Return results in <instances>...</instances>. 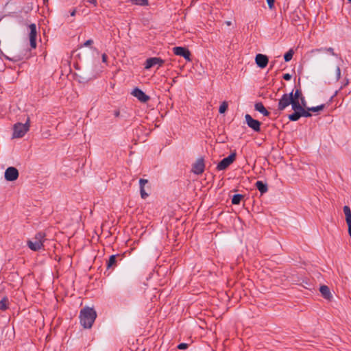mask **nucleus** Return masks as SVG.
I'll return each instance as SVG.
<instances>
[{
	"label": "nucleus",
	"mask_w": 351,
	"mask_h": 351,
	"mask_svg": "<svg viewBox=\"0 0 351 351\" xmlns=\"http://www.w3.org/2000/svg\"><path fill=\"white\" fill-rule=\"evenodd\" d=\"M96 317L97 313L93 308L85 307L80 311V323L84 328H90Z\"/></svg>",
	"instance_id": "f257e3e1"
},
{
	"label": "nucleus",
	"mask_w": 351,
	"mask_h": 351,
	"mask_svg": "<svg viewBox=\"0 0 351 351\" xmlns=\"http://www.w3.org/2000/svg\"><path fill=\"white\" fill-rule=\"evenodd\" d=\"M45 233L39 232L35 236L27 241V245L30 250L36 252L43 247V243L45 241Z\"/></svg>",
	"instance_id": "f03ea898"
},
{
	"label": "nucleus",
	"mask_w": 351,
	"mask_h": 351,
	"mask_svg": "<svg viewBox=\"0 0 351 351\" xmlns=\"http://www.w3.org/2000/svg\"><path fill=\"white\" fill-rule=\"evenodd\" d=\"M30 119L28 117L25 123H16L13 126V134L12 138H21L23 137L29 130Z\"/></svg>",
	"instance_id": "7ed1b4c3"
},
{
	"label": "nucleus",
	"mask_w": 351,
	"mask_h": 351,
	"mask_svg": "<svg viewBox=\"0 0 351 351\" xmlns=\"http://www.w3.org/2000/svg\"><path fill=\"white\" fill-rule=\"evenodd\" d=\"M293 91L289 94L285 93L283 94L282 97L279 99L278 109L280 111L284 110L289 105H291L293 101Z\"/></svg>",
	"instance_id": "20e7f679"
},
{
	"label": "nucleus",
	"mask_w": 351,
	"mask_h": 351,
	"mask_svg": "<svg viewBox=\"0 0 351 351\" xmlns=\"http://www.w3.org/2000/svg\"><path fill=\"white\" fill-rule=\"evenodd\" d=\"M236 153L233 152L228 157L221 160L217 166L218 171L226 169L236 159Z\"/></svg>",
	"instance_id": "39448f33"
},
{
	"label": "nucleus",
	"mask_w": 351,
	"mask_h": 351,
	"mask_svg": "<svg viewBox=\"0 0 351 351\" xmlns=\"http://www.w3.org/2000/svg\"><path fill=\"white\" fill-rule=\"evenodd\" d=\"M245 119L248 127L252 128L254 132H258L261 131V122L252 117L251 115L247 114L245 116Z\"/></svg>",
	"instance_id": "423d86ee"
},
{
	"label": "nucleus",
	"mask_w": 351,
	"mask_h": 351,
	"mask_svg": "<svg viewBox=\"0 0 351 351\" xmlns=\"http://www.w3.org/2000/svg\"><path fill=\"white\" fill-rule=\"evenodd\" d=\"M311 114L310 113V110H308V108L304 107L300 113L297 112V113L290 114L288 117L289 119L291 121H297L302 117H311Z\"/></svg>",
	"instance_id": "0eeeda50"
},
{
	"label": "nucleus",
	"mask_w": 351,
	"mask_h": 351,
	"mask_svg": "<svg viewBox=\"0 0 351 351\" xmlns=\"http://www.w3.org/2000/svg\"><path fill=\"white\" fill-rule=\"evenodd\" d=\"M19 175V171L16 168L14 167H10L6 169L4 176L7 181L12 182L17 180Z\"/></svg>",
	"instance_id": "6e6552de"
},
{
	"label": "nucleus",
	"mask_w": 351,
	"mask_h": 351,
	"mask_svg": "<svg viewBox=\"0 0 351 351\" xmlns=\"http://www.w3.org/2000/svg\"><path fill=\"white\" fill-rule=\"evenodd\" d=\"M29 42L30 46L33 49H36V36H37V30L36 25L34 23L30 24L29 26Z\"/></svg>",
	"instance_id": "1a4fd4ad"
},
{
	"label": "nucleus",
	"mask_w": 351,
	"mask_h": 351,
	"mask_svg": "<svg viewBox=\"0 0 351 351\" xmlns=\"http://www.w3.org/2000/svg\"><path fill=\"white\" fill-rule=\"evenodd\" d=\"M173 51L176 55L182 56L186 60H191V52L186 48L182 47H175L173 48Z\"/></svg>",
	"instance_id": "9d476101"
},
{
	"label": "nucleus",
	"mask_w": 351,
	"mask_h": 351,
	"mask_svg": "<svg viewBox=\"0 0 351 351\" xmlns=\"http://www.w3.org/2000/svg\"><path fill=\"white\" fill-rule=\"evenodd\" d=\"M165 62V60L161 59L160 58L158 57H154V58H149L147 59L145 62V68L146 69H149L152 68V66L158 64L159 66H161Z\"/></svg>",
	"instance_id": "9b49d317"
},
{
	"label": "nucleus",
	"mask_w": 351,
	"mask_h": 351,
	"mask_svg": "<svg viewBox=\"0 0 351 351\" xmlns=\"http://www.w3.org/2000/svg\"><path fill=\"white\" fill-rule=\"evenodd\" d=\"M204 159L198 158L193 165L192 171L197 175L202 174L204 171Z\"/></svg>",
	"instance_id": "f8f14e48"
},
{
	"label": "nucleus",
	"mask_w": 351,
	"mask_h": 351,
	"mask_svg": "<svg viewBox=\"0 0 351 351\" xmlns=\"http://www.w3.org/2000/svg\"><path fill=\"white\" fill-rule=\"evenodd\" d=\"M132 95L143 103L147 102L149 99V97L138 88H135L132 90Z\"/></svg>",
	"instance_id": "ddd939ff"
},
{
	"label": "nucleus",
	"mask_w": 351,
	"mask_h": 351,
	"mask_svg": "<svg viewBox=\"0 0 351 351\" xmlns=\"http://www.w3.org/2000/svg\"><path fill=\"white\" fill-rule=\"evenodd\" d=\"M269 60L266 55L258 53L255 57V62L261 69L267 66Z\"/></svg>",
	"instance_id": "4468645a"
},
{
	"label": "nucleus",
	"mask_w": 351,
	"mask_h": 351,
	"mask_svg": "<svg viewBox=\"0 0 351 351\" xmlns=\"http://www.w3.org/2000/svg\"><path fill=\"white\" fill-rule=\"evenodd\" d=\"M117 258H119V260L121 261L122 255H121V254L111 255L109 257V259L106 263L107 269H114L117 265Z\"/></svg>",
	"instance_id": "2eb2a0df"
},
{
	"label": "nucleus",
	"mask_w": 351,
	"mask_h": 351,
	"mask_svg": "<svg viewBox=\"0 0 351 351\" xmlns=\"http://www.w3.org/2000/svg\"><path fill=\"white\" fill-rule=\"evenodd\" d=\"M293 99L294 101H300L302 105L306 106V101L305 97L302 95L301 89H296L294 94L293 93Z\"/></svg>",
	"instance_id": "dca6fc26"
},
{
	"label": "nucleus",
	"mask_w": 351,
	"mask_h": 351,
	"mask_svg": "<svg viewBox=\"0 0 351 351\" xmlns=\"http://www.w3.org/2000/svg\"><path fill=\"white\" fill-rule=\"evenodd\" d=\"M148 180L146 179L141 178L139 180V185H140V193L141 196L143 199H145L148 197V193L145 192V185L148 184Z\"/></svg>",
	"instance_id": "f3484780"
},
{
	"label": "nucleus",
	"mask_w": 351,
	"mask_h": 351,
	"mask_svg": "<svg viewBox=\"0 0 351 351\" xmlns=\"http://www.w3.org/2000/svg\"><path fill=\"white\" fill-rule=\"evenodd\" d=\"M319 291L322 295L326 300H330L332 297L330 289L326 285H322L319 288Z\"/></svg>",
	"instance_id": "a211bd4d"
},
{
	"label": "nucleus",
	"mask_w": 351,
	"mask_h": 351,
	"mask_svg": "<svg viewBox=\"0 0 351 351\" xmlns=\"http://www.w3.org/2000/svg\"><path fill=\"white\" fill-rule=\"evenodd\" d=\"M256 188L258 190V191L261 193V195L265 193L268 191V186L267 183L263 182V181H257L255 183Z\"/></svg>",
	"instance_id": "6ab92c4d"
},
{
	"label": "nucleus",
	"mask_w": 351,
	"mask_h": 351,
	"mask_svg": "<svg viewBox=\"0 0 351 351\" xmlns=\"http://www.w3.org/2000/svg\"><path fill=\"white\" fill-rule=\"evenodd\" d=\"M254 108L256 111L259 112L260 113L263 114L264 116H269V112L268 110L265 108L262 102H257L254 105Z\"/></svg>",
	"instance_id": "aec40b11"
},
{
	"label": "nucleus",
	"mask_w": 351,
	"mask_h": 351,
	"mask_svg": "<svg viewBox=\"0 0 351 351\" xmlns=\"http://www.w3.org/2000/svg\"><path fill=\"white\" fill-rule=\"evenodd\" d=\"M291 107H292V109L293 110V113H297V112L298 113L300 112V111L302 110V109L304 108V107H306V106L304 105H302L300 103V101H293L292 104H291Z\"/></svg>",
	"instance_id": "412c9836"
},
{
	"label": "nucleus",
	"mask_w": 351,
	"mask_h": 351,
	"mask_svg": "<svg viewBox=\"0 0 351 351\" xmlns=\"http://www.w3.org/2000/svg\"><path fill=\"white\" fill-rule=\"evenodd\" d=\"M326 51L330 53L333 56H337V54L334 52V49L332 47H322L319 49H315L311 50V53Z\"/></svg>",
	"instance_id": "4be33fe9"
},
{
	"label": "nucleus",
	"mask_w": 351,
	"mask_h": 351,
	"mask_svg": "<svg viewBox=\"0 0 351 351\" xmlns=\"http://www.w3.org/2000/svg\"><path fill=\"white\" fill-rule=\"evenodd\" d=\"M343 213L346 216V221L347 224L351 223V210L348 206H343Z\"/></svg>",
	"instance_id": "5701e85b"
},
{
	"label": "nucleus",
	"mask_w": 351,
	"mask_h": 351,
	"mask_svg": "<svg viewBox=\"0 0 351 351\" xmlns=\"http://www.w3.org/2000/svg\"><path fill=\"white\" fill-rule=\"evenodd\" d=\"M243 198V195L241 194H236L234 195L232 198V204H239L241 202V200Z\"/></svg>",
	"instance_id": "b1692460"
},
{
	"label": "nucleus",
	"mask_w": 351,
	"mask_h": 351,
	"mask_svg": "<svg viewBox=\"0 0 351 351\" xmlns=\"http://www.w3.org/2000/svg\"><path fill=\"white\" fill-rule=\"evenodd\" d=\"M294 51L293 49H289L285 55H284V59L285 62L290 61L293 56Z\"/></svg>",
	"instance_id": "393cba45"
},
{
	"label": "nucleus",
	"mask_w": 351,
	"mask_h": 351,
	"mask_svg": "<svg viewBox=\"0 0 351 351\" xmlns=\"http://www.w3.org/2000/svg\"><path fill=\"white\" fill-rule=\"evenodd\" d=\"M324 108H325V105L322 104V105H319V106H317L315 107L308 108V110H310V112L311 111L313 112H319V111L324 110Z\"/></svg>",
	"instance_id": "a878e982"
},
{
	"label": "nucleus",
	"mask_w": 351,
	"mask_h": 351,
	"mask_svg": "<svg viewBox=\"0 0 351 351\" xmlns=\"http://www.w3.org/2000/svg\"><path fill=\"white\" fill-rule=\"evenodd\" d=\"M132 3L138 5H147L148 4V0H130Z\"/></svg>",
	"instance_id": "bb28decb"
},
{
	"label": "nucleus",
	"mask_w": 351,
	"mask_h": 351,
	"mask_svg": "<svg viewBox=\"0 0 351 351\" xmlns=\"http://www.w3.org/2000/svg\"><path fill=\"white\" fill-rule=\"evenodd\" d=\"M228 103L226 101H223L221 106H219V112L221 114L224 113L228 109Z\"/></svg>",
	"instance_id": "cd10ccee"
},
{
	"label": "nucleus",
	"mask_w": 351,
	"mask_h": 351,
	"mask_svg": "<svg viewBox=\"0 0 351 351\" xmlns=\"http://www.w3.org/2000/svg\"><path fill=\"white\" fill-rule=\"evenodd\" d=\"M7 308L6 300L3 299L0 301V310H5Z\"/></svg>",
	"instance_id": "c85d7f7f"
},
{
	"label": "nucleus",
	"mask_w": 351,
	"mask_h": 351,
	"mask_svg": "<svg viewBox=\"0 0 351 351\" xmlns=\"http://www.w3.org/2000/svg\"><path fill=\"white\" fill-rule=\"evenodd\" d=\"M8 59H9L10 60H12L13 62H18V61L23 60V58L21 57L20 56H14L12 58H8Z\"/></svg>",
	"instance_id": "c756f323"
},
{
	"label": "nucleus",
	"mask_w": 351,
	"mask_h": 351,
	"mask_svg": "<svg viewBox=\"0 0 351 351\" xmlns=\"http://www.w3.org/2000/svg\"><path fill=\"white\" fill-rule=\"evenodd\" d=\"M177 348L180 350H184V349H186L188 348V344L187 343H180Z\"/></svg>",
	"instance_id": "7c9ffc66"
},
{
	"label": "nucleus",
	"mask_w": 351,
	"mask_h": 351,
	"mask_svg": "<svg viewBox=\"0 0 351 351\" xmlns=\"http://www.w3.org/2000/svg\"><path fill=\"white\" fill-rule=\"evenodd\" d=\"M341 77V69L339 68V66H337L336 68V78H337V80H339Z\"/></svg>",
	"instance_id": "2f4dec72"
},
{
	"label": "nucleus",
	"mask_w": 351,
	"mask_h": 351,
	"mask_svg": "<svg viewBox=\"0 0 351 351\" xmlns=\"http://www.w3.org/2000/svg\"><path fill=\"white\" fill-rule=\"evenodd\" d=\"M93 43V40L92 39H89L86 40L81 47H88Z\"/></svg>",
	"instance_id": "473e14b6"
},
{
	"label": "nucleus",
	"mask_w": 351,
	"mask_h": 351,
	"mask_svg": "<svg viewBox=\"0 0 351 351\" xmlns=\"http://www.w3.org/2000/svg\"><path fill=\"white\" fill-rule=\"evenodd\" d=\"M275 0H267L268 6L270 9H271L274 7Z\"/></svg>",
	"instance_id": "72a5a7b5"
},
{
	"label": "nucleus",
	"mask_w": 351,
	"mask_h": 351,
	"mask_svg": "<svg viewBox=\"0 0 351 351\" xmlns=\"http://www.w3.org/2000/svg\"><path fill=\"white\" fill-rule=\"evenodd\" d=\"M283 79L287 81H289L291 79V75H290L289 73H285L283 75Z\"/></svg>",
	"instance_id": "f704fd0d"
},
{
	"label": "nucleus",
	"mask_w": 351,
	"mask_h": 351,
	"mask_svg": "<svg viewBox=\"0 0 351 351\" xmlns=\"http://www.w3.org/2000/svg\"><path fill=\"white\" fill-rule=\"evenodd\" d=\"M101 58H102V62H107L108 56H107V55L106 53L102 54Z\"/></svg>",
	"instance_id": "c9c22d12"
},
{
	"label": "nucleus",
	"mask_w": 351,
	"mask_h": 351,
	"mask_svg": "<svg viewBox=\"0 0 351 351\" xmlns=\"http://www.w3.org/2000/svg\"><path fill=\"white\" fill-rule=\"evenodd\" d=\"M276 62L275 60H274V61H271V62H270V69H271L273 67H274V66H275V64H276Z\"/></svg>",
	"instance_id": "e433bc0d"
},
{
	"label": "nucleus",
	"mask_w": 351,
	"mask_h": 351,
	"mask_svg": "<svg viewBox=\"0 0 351 351\" xmlns=\"http://www.w3.org/2000/svg\"><path fill=\"white\" fill-rule=\"evenodd\" d=\"M348 234H349L350 237H351V223L348 224Z\"/></svg>",
	"instance_id": "4c0bfd02"
},
{
	"label": "nucleus",
	"mask_w": 351,
	"mask_h": 351,
	"mask_svg": "<svg viewBox=\"0 0 351 351\" xmlns=\"http://www.w3.org/2000/svg\"><path fill=\"white\" fill-rule=\"evenodd\" d=\"M114 114L115 117H119L120 114V112L119 110H116Z\"/></svg>",
	"instance_id": "58836bf2"
},
{
	"label": "nucleus",
	"mask_w": 351,
	"mask_h": 351,
	"mask_svg": "<svg viewBox=\"0 0 351 351\" xmlns=\"http://www.w3.org/2000/svg\"><path fill=\"white\" fill-rule=\"evenodd\" d=\"M75 13H76L75 10H72L71 12V16H75Z\"/></svg>",
	"instance_id": "ea45409f"
},
{
	"label": "nucleus",
	"mask_w": 351,
	"mask_h": 351,
	"mask_svg": "<svg viewBox=\"0 0 351 351\" xmlns=\"http://www.w3.org/2000/svg\"><path fill=\"white\" fill-rule=\"evenodd\" d=\"M44 3H46L48 1V0H43Z\"/></svg>",
	"instance_id": "a19ab883"
},
{
	"label": "nucleus",
	"mask_w": 351,
	"mask_h": 351,
	"mask_svg": "<svg viewBox=\"0 0 351 351\" xmlns=\"http://www.w3.org/2000/svg\"><path fill=\"white\" fill-rule=\"evenodd\" d=\"M227 24H228V25H230V22H227Z\"/></svg>",
	"instance_id": "79ce46f5"
},
{
	"label": "nucleus",
	"mask_w": 351,
	"mask_h": 351,
	"mask_svg": "<svg viewBox=\"0 0 351 351\" xmlns=\"http://www.w3.org/2000/svg\"><path fill=\"white\" fill-rule=\"evenodd\" d=\"M348 84V80H347L346 83L345 84V85H347Z\"/></svg>",
	"instance_id": "37998d69"
},
{
	"label": "nucleus",
	"mask_w": 351,
	"mask_h": 351,
	"mask_svg": "<svg viewBox=\"0 0 351 351\" xmlns=\"http://www.w3.org/2000/svg\"><path fill=\"white\" fill-rule=\"evenodd\" d=\"M350 3H351V0H348Z\"/></svg>",
	"instance_id": "c03bdc74"
}]
</instances>
